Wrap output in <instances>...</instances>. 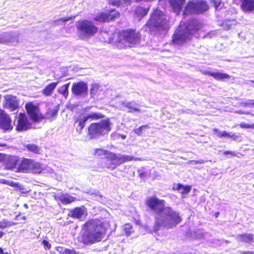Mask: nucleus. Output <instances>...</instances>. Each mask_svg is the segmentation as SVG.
Returning a JSON list of instances; mask_svg holds the SVG:
<instances>
[{
    "label": "nucleus",
    "mask_w": 254,
    "mask_h": 254,
    "mask_svg": "<svg viewBox=\"0 0 254 254\" xmlns=\"http://www.w3.org/2000/svg\"><path fill=\"white\" fill-rule=\"evenodd\" d=\"M169 20L166 17L165 13L161 10H154L149 19L146 22L144 26L146 31L151 33L155 29L164 30L168 27Z\"/></svg>",
    "instance_id": "3"
},
{
    "label": "nucleus",
    "mask_w": 254,
    "mask_h": 254,
    "mask_svg": "<svg viewBox=\"0 0 254 254\" xmlns=\"http://www.w3.org/2000/svg\"><path fill=\"white\" fill-rule=\"evenodd\" d=\"M32 159L22 158L21 160L19 159L18 163V167H17L16 172H24L28 173L31 164Z\"/></svg>",
    "instance_id": "19"
},
{
    "label": "nucleus",
    "mask_w": 254,
    "mask_h": 254,
    "mask_svg": "<svg viewBox=\"0 0 254 254\" xmlns=\"http://www.w3.org/2000/svg\"><path fill=\"white\" fill-rule=\"evenodd\" d=\"M214 216L215 218H217L219 215V212H216L214 213Z\"/></svg>",
    "instance_id": "61"
},
{
    "label": "nucleus",
    "mask_w": 254,
    "mask_h": 254,
    "mask_svg": "<svg viewBox=\"0 0 254 254\" xmlns=\"http://www.w3.org/2000/svg\"><path fill=\"white\" fill-rule=\"evenodd\" d=\"M122 137V138H123V139H125L126 137V135H122L121 136Z\"/></svg>",
    "instance_id": "64"
},
{
    "label": "nucleus",
    "mask_w": 254,
    "mask_h": 254,
    "mask_svg": "<svg viewBox=\"0 0 254 254\" xmlns=\"http://www.w3.org/2000/svg\"><path fill=\"white\" fill-rule=\"evenodd\" d=\"M150 127L147 125H145L139 127L138 128L133 129L134 132L138 136H141L144 129L149 128Z\"/></svg>",
    "instance_id": "40"
},
{
    "label": "nucleus",
    "mask_w": 254,
    "mask_h": 254,
    "mask_svg": "<svg viewBox=\"0 0 254 254\" xmlns=\"http://www.w3.org/2000/svg\"><path fill=\"white\" fill-rule=\"evenodd\" d=\"M72 19L71 17H66L64 18H61L53 21L54 25H57L61 24V23H64L66 21L70 20Z\"/></svg>",
    "instance_id": "42"
},
{
    "label": "nucleus",
    "mask_w": 254,
    "mask_h": 254,
    "mask_svg": "<svg viewBox=\"0 0 254 254\" xmlns=\"http://www.w3.org/2000/svg\"><path fill=\"white\" fill-rule=\"evenodd\" d=\"M236 113H237L238 114H244V115H249L251 116H254V114H252V113L250 112H245L242 110H239L236 111Z\"/></svg>",
    "instance_id": "51"
},
{
    "label": "nucleus",
    "mask_w": 254,
    "mask_h": 254,
    "mask_svg": "<svg viewBox=\"0 0 254 254\" xmlns=\"http://www.w3.org/2000/svg\"><path fill=\"white\" fill-rule=\"evenodd\" d=\"M42 243L46 249L49 250L51 249V245L49 243L48 241L44 240L42 242Z\"/></svg>",
    "instance_id": "50"
},
{
    "label": "nucleus",
    "mask_w": 254,
    "mask_h": 254,
    "mask_svg": "<svg viewBox=\"0 0 254 254\" xmlns=\"http://www.w3.org/2000/svg\"><path fill=\"white\" fill-rule=\"evenodd\" d=\"M213 131L215 132H218L217 135L219 137H229L230 133L227 132L226 131H223L222 132H219L217 128L213 129Z\"/></svg>",
    "instance_id": "43"
},
{
    "label": "nucleus",
    "mask_w": 254,
    "mask_h": 254,
    "mask_svg": "<svg viewBox=\"0 0 254 254\" xmlns=\"http://www.w3.org/2000/svg\"><path fill=\"white\" fill-rule=\"evenodd\" d=\"M15 219L18 220L25 221L27 218L25 216H21L20 214H18L16 216Z\"/></svg>",
    "instance_id": "54"
},
{
    "label": "nucleus",
    "mask_w": 254,
    "mask_h": 254,
    "mask_svg": "<svg viewBox=\"0 0 254 254\" xmlns=\"http://www.w3.org/2000/svg\"><path fill=\"white\" fill-rule=\"evenodd\" d=\"M204 74L209 76H212L215 79L218 80H221L224 79H228L230 77V75L227 73L218 72H213L210 71H205Z\"/></svg>",
    "instance_id": "26"
},
{
    "label": "nucleus",
    "mask_w": 254,
    "mask_h": 254,
    "mask_svg": "<svg viewBox=\"0 0 254 254\" xmlns=\"http://www.w3.org/2000/svg\"><path fill=\"white\" fill-rule=\"evenodd\" d=\"M106 229L102 224H98L95 219L86 221L81 227L78 241L85 245H91L100 242L105 237Z\"/></svg>",
    "instance_id": "1"
},
{
    "label": "nucleus",
    "mask_w": 254,
    "mask_h": 254,
    "mask_svg": "<svg viewBox=\"0 0 254 254\" xmlns=\"http://www.w3.org/2000/svg\"><path fill=\"white\" fill-rule=\"evenodd\" d=\"M210 2L211 3L213 4V6L216 8L219 7L221 3V0H210Z\"/></svg>",
    "instance_id": "47"
},
{
    "label": "nucleus",
    "mask_w": 254,
    "mask_h": 254,
    "mask_svg": "<svg viewBox=\"0 0 254 254\" xmlns=\"http://www.w3.org/2000/svg\"><path fill=\"white\" fill-rule=\"evenodd\" d=\"M182 190L181 191V193L182 195H184L187 194L191 190V186L190 185H183L182 188Z\"/></svg>",
    "instance_id": "44"
},
{
    "label": "nucleus",
    "mask_w": 254,
    "mask_h": 254,
    "mask_svg": "<svg viewBox=\"0 0 254 254\" xmlns=\"http://www.w3.org/2000/svg\"><path fill=\"white\" fill-rule=\"evenodd\" d=\"M183 25L185 26L184 30L191 37L193 34L197 32L201 28L198 21L194 18L190 19L187 22H184Z\"/></svg>",
    "instance_id": "13"
},
{
    "label": "nucleus",
    "mask_w": 254,
    "mask_h": 254,
    "mask_svg": "<svg viewBox=\"0 0 254 254\" xmlns=\"http://www.w3.org/2000/svg\"><path fill=\"white\" fill-rule=\"evenodd\" d=\"M70 83H67L61 87V90H59V93L62 94L65 98H66L68 95V88Z\"/></svg>",
    "instance_id": "38"
},
{
    "label": "nucleus",
    "mask_w": 254,
    "mask_h": 254,
    "mask_svg": "<svg viewBox=\"0 0 254 254\" xmlns=\"http://www.w3.org/2000/svg\"><path fill=\"white\" fill-rule=\"evenodd\" d=\"M86 121L87 120L85 116L82 118H74V125L75 127L76 131L78 133H80L82 132V130L85 126Z\"/></svg>",
    "instance_id": "22"
},
{
    "label": "nucleus",
    "mask_w": 254,
    "mask_h": 254,
    "mask_svg": "<svg viewBox=\"0 0 254 254\" xmlns=\"http://www.w3.org/2000/svg\"><path fill=\"white\" fill-rule=\"evenodd\" d=\"M76 28L80 34L87 37L94 35L98 31V28L93 22L88 20L78 21Z\"/></svg>",
    "instance_id": "8"
},
{
    "label": "nucleus",
    "mask_w": 254,
    "mask_h": 254,
    "mask_svg": "<svg viewBox=\"0 0 254 254\" xmlns=\"http://www.w3.org/2000/svg\"><path fill=\"white\" fill-rule=\"evenodd\" d=\"M27 115L34 123H39L45 119L44 116L40 112L38 104H34L33 102H28L25 105Z\"/></svg>",
    "instance_id": "9"
},
{
    "label": "nucleus",
    "mask_w": 254,
    "mask_h": 254,
    "mask_svg": "<svg viewBox=\"0 0 254 254\" xmlns=\"http://www.w3.org/2000/svg\"><path fill=\"white\" fill-rule=\"evenodd\" d=\"M25 148L30 152L39 154L40 153V147L34 144H28L25 145Z\"/></svg>",
    "instance_id": "30"
},
{
    "label": "nucleus",
    "mask_w": 254,
    "mask_h": 254,
    "mask_svg": "<svg viewBox=\"0 0 254 254\" xmlns=\"http://www.w3.org/2000/svg\"><path fill=\"white\" fill-rule=\"evenodd\" d=\"M197 13L195 2L193 0H189L184 7L183 14L184 16L196 14Z\"/></svg>",
    "instance_id": "20"
},
{
    "label": "nucleus",
    "mask_w": 254,
    "mask_h": 254,
    "mask_svg": "<svg viewBox=\"0 0 254 254\" xmlns=\"http://www.w3.org/2000/svg\"><path fill=\"white\" fill-rule=\"evenodd\" d=\"M165 215L169 217V224L171 227L176 226L182 221L178 213L173 211L170 207H166Z\"/></svg>",
    "instance_id": "15"
},
{
    "label": "nucleus",
    "mask_w": 254,
    "mask_h": 254,
    "mask_svg": "<svg viewBox=\"0 0 254 254\" xmlns=\"http://www.w3.org/2000/svg\"><path fill=\"white\" fill-rule=\"evenodd\" d=\"M123 231L127 236H130L134 232L132 225L130 223H126L124 225Z\"/></svg>",
    "instance_id": "33"
},
{
    "label": "nucleus",
    "mask_w": 254,
    "mask_h": 254,
    "mask_svg": "<svg viewBox=\"0 0 254 254\" xmlns=\"http://www.w3.org/2000/svg\"><path fill=\"white\" fill-rule=\"evenodd\" d=\"M30 169L29 170V172H32L35 174H39L40 173L42 170L43 168L41 166V165L40 163L35 161L34 160L32 159Z\"/></svg>",
    "instance_id": "29"
},
{
    "label": "nucleus",
    "mask_w": 254,
    "mask_h": 254,
    "mask_svg": "<svg viewBox=\"0 0 254 254\" xmlns=\"http://www.w3.org/2000/svg\"><path fill=\"white\" fill-rule=\"evenodd\" d=\"M126 107L129 110L130 112H139L140 111L139 108L132 107L130 103H127Z\"/></svg>",
    "instance_id": "46"
},
{
    "label": "nucleus",
    "mask_w": 254,
    "mask_h": 254,
    "mask_svg": "<svg viewBox=\"0 0 254 254\" xmlns=\"http://www.w3.org/2000/svg\"><path fill=\"white\" fill-rule=\"evenodd\" d=\"M109 152V151L107 150H105L102 149L98 148L95 149L94 155H96L97 156H101L103 155L104 156V158H105Z\"/></svg>",
    "instance_id": "41"
},
{
    "label": "nucleus",
    "mask_w": 254,
    "mask_h": 254,
    "mask_svg": "<svg viewBox=\"0 0 254 254\" xmlns=\"http://www.w3.org/2000/svg\"><path fill=\"white\" fill-rule=\"evenodd\" d=\"M99 90V86L97 84H92L90 89L91 98H94Z\"/></svg>",
    "instance_id": "37"
},
{
    "label": "nucleus",
    "mask_w": 254,
    "mask_h": 254,
    "mask_svg": "<svg viewBox=\"0 0 254 254\" xmlns=\"http://www.w3.org/2000/svg\"><path fill=\"white\" fill-rule=\"evenodd\" d=\"M248 102L249 108H254V100H250Z\"/></svg>",
    "instance_id": "58"
},
{
    "label": "nucleus",
    "mask_w": 254,
    "mask_h": 254,
    "mask_svg": "<svg viewBox=\"0 0 254 254\" xmlns=\"http://www.w3.org/2000/svg\"><path fill=\"white\" fill-rule=\"evenodd\" d=\"M17 222L8 221L6 219H3L0 222V228L4 229L17 224Z\"/></svg>",
    "instance_id": "36"
},
{
    "label": "nucleus",
    "mask_w": 254,
    "mask_h": 254,
    "mask_svg": "<svg viewBox=\"0 0 254 254\" xmlns=\"http://www.w3.org/2000/svg\"><path fill=\"white\" fill-rule=\"evenodd\" d=\"M104 161V166L108 169L114 170L118 166L126 162L131 161H141L140 158H135L127 155H118L116 153L109 151Z\"/></svg>",
    "instance_id": "4"
},
{
    "label": "nucleus",
    "mask_w": 254,
    "mask_h": 254,
    "mask_svg": "<svg viewBox=\"0 0 254 254\" xmlns=\"http://www.w3.org/2000/svg\"><path fill=\"white\" fill-rule=\"evenodd\" d=\"M19 159L14 156H10L8 157L4 163L5 168L6 170H13L17 169L18 167Z\"/></svg>",
    "instance_id": "21"
},
{
    "label": "nucleus",
    "mask_w": 254,
    "mask_h": 254,
    "mask_svg": "<svg viewBox=\"0 0 254 254\" xmlns=\"http://www.w3.org/2000/svg\"><path fill=\"white\" fill-rule=\"evenodd\" d=\"M194 2L197 14L203 13L208 10L209 6L206 1L197 0Z\"/></svg>",
    "instance_id": "25"
},
{
    "label": "nucleus",
    "mask_w": 254,
    "mask_h": 254,
    "mask_svg": "<svg viewBox=\"0 0 254 254\" xmlns=\"http://www.w3.org/2000/svg\"><path fill=\"white\" fill-rule=\"evenodd\" d=\"M183 187V185L180 183L174 184L172 187V190H179L182 189Z\"/></svg>",
    "instance_id": "48"
},
{
    "label": "nucleus",
    "mask_w": 254,
    "mask_h": 254,
    "mask_svg": "<svg viewBox=\"0 0 254 254\" xmlns=\"http://www.w3.org/2000/svg\"><path fill=\"white\" fill-rule=\"evenodd\" d=\"M239 104H240V106H242L243 107H249V108L248 101V102H240Z\"/></svg>",
    "instance_id": "56"
},
{
    "label": "nucleus",
    "mask_w": 254,
    "mask_h": 254,
    "mask_svg": "<svg viewBox=\"0 0 254 254\" xmlns=\"http://www.w3.org/2000/svg\"><path fill=\"white\" fill-rule=\"evenodd\" d=\"M234 20H225L222 23V26L226 30L230 29L234 25Z\"/></svg>",
    "instance_id": "39"
},
{
    "label": "nucleus",
    "mask_w": 254,
    "mask_h": 254,
    "mask_svg": "<svg viewBox=\"0 0 254 254\" xmlns=\"http://www.w3.org/2000/svg\"><path fill=\"white\" fill-rule=\"evenodd\" d=\"M111 130L109 120L106 119L91 123L87 127V135L89 139L96 138L108 133Z\"/></svg>",
    "instance_id": "5"
},
{
    "label": "nucleus",
    "mask_w": 254,
    "mask_h": 254,
    "mask_svg": "<svg viewBox=\"0 0 254 254\" xmlns=\"http://www.w3.org/2000/svg\"><path fill=\"white\" fill-rule=\"evenodd\" d=\"M189 163H191L193 164H203L204 163V161L203 160H190L189 162Z\"/></svg>",
    "instance_id": "52"
},
{
    "label": "nucleus",
    "mask_w": 254,
    "mask_h": 254,
    "mask_svg": "<svg viewBox=\"0 0 254 254\" xmlns=\"http://www.w3.org/2000/svg\"><path fill=\"white\" fill-rule=\"evenodd\" d=\"M4 235V232H3L2 231H0V239Z\"/></svg>",
    "instance_id": "62"
},
{
    "label": "nucleus",
    "mask_w": 254,
    "mask_h": 254,
    "mask_svg": "<svg viewBox=\"0 0 254 254\" xmlns=\"http://www.w3.org/2000/svg\"><path fill=\"white\" fill-rule=\"evenodd\" d=\"M148 9L141 6H138L136 8L135 12L137 15L139 17H143L147 15Z\"/></svg>",
    "instance_id": "35"
},
{
    "label": "nucleus",
    "mask_w": 254,
    "mask_h": 254,
    "mask_svg": "<svg viewBox=\"0 0 254 254\" xmlns=\"http://www.w3.org/2000/svg\"><path fill=\"white\" fill-rule=\"evenodd\" d=\"M164 200L160 199L154 195L148 197L145 201L146 206L156 214H161L166 210Z\"/></svg>",
    "instance_id": "7"
},
{
    "label": "nucleus",
    "mask_w": 254,
    "mask_h": 254,
    "mask_svg": "<svg viewBox=\"0 0 254 254\" xmlns=\"http://www.w3.org/2000/svg\"><path fill=\"white\" fill-rule=\"evenodd\" d=\"M23 206H24V207L25 208H26V209H28V204H27L25 203V204H24Z\"/></svg>",
    "instance_id": "63"
},
{
    "label": "nucleus",
    "mask_w": 254,
    "mask_h": 254,
    "mask_svg": "<svg viewBox=\"0 0 254 254\" xmlns=\"http://www.w3.org/2000/svg\"><path fill=\"white\" fill-rule=\"evenodd\" d=\"M87 209L84 205L80 207H76L69 210L68 216L70 217L81 219L87 216Z\"/></svg>",
    "instance_id": "14"
},
{
    "label": "nucleus",
    "mask_w": 254,
    "mask_h": 254,
    "mask_svg": "<svg viewBox=\"0 0 254 254\" xmlns=\"http://www.w3.org/2000/svg\"><path fill=\"white\" fill-rule=\"evenodd\" d=\"M138 173L139 177L142 179L145 178L147 175V173L145 172L139 170L138 171Z\"/></svg>",
    "instance_id": "53"
},
{
    "label": "nucleus",
    "mask_w": 254,
    "mask_h": 254,
    "mask_svg": "<svg viewBox=\"0 0 254 254\" xmlns=\"http://www.w3.org/2000/svg\"><path fill=\"white\" fill-rule=\"evenodd\" d=\"M56 250L60 254H78V253L74 249H65L63 247H57Z\"/></svg>",
    "instance_id": "31"
},
{
    "label": "nucleus",
    "mask_w": 254,
    "mask_h": 254,
    "mask_svg": "<svg viewBox=\"0 0 254 254\" xmlns=\"http://www.w3.org/2000/svg\"><path fill=\"white\" fill-rule=\"evenodd\" d=\"M241 254H254V251H242L241 252Z\"/></svg>",
    "instance_id": "59"
},
{
    "label": "nucleus",
    "mask_w": 254,
    "mask_h": 254,
    "mask_svg": "<svg viewBox=\"0 0 254 254\" xmlns=\"http://www.w3.org/2000/svg\"><path fill=\"white\" fill-rule=\"evenodd\" d=\"M12 120L8 114L0 109V128L4 131H11L13 128Z\"/></svg>",
    "instance_id": "12"
},
{
    "label": "nucleus",
    "mask_w": 254,
    "mask_h": 254,
    "mask_svg": "<svg viewBox=\"0 0 254 254\" xmlns=\"http://www.w3.org/2000/svg\"><path fill=\"white\" fill-rule=\"evenodd\" d=\"M3 108L13 112L19 108V101L16 96L9 95L5 99Z\"/></svg>",
    "instance_id": "16"
},
{
    "label": "nucleus",
    "mask_w": 254,
    "mask_h": 254,
    "mask_svg": "<svg viewBox=\"0 0 254 254\" xmlns=\"http://www.w3.org/2000/svg\"><path fill=\"white\" fill-rule=\"evenodd\" d=\"M186 0H169L168 3L172 11L179 15L184 7Z\"/></svg>",
    "instance_id": "17"
},
{
    "label": "nucleus",
    "mask_w": 254,
    "mask_h": 254,
    "mask_svg": "<svg viewBox=\"0 0 254 254\" xmlns=\"http://www.w3.org/2000/svg\"><path fill=\"white\" fill-rule=\"evenodd\" d=\"M141 35L139 32L136 29L127 28L122 30L118 32V38L116 41V45L119 48H126L134 45L140 40Z\"/></svg>",
    "instance_id": "2"
},
{
    "label": "nucleus",
    "mask_w": 254,
    "mask_h": 254,
    "mask_svg": "<svg viewBox=\"0 0 254 254\" xmlns=\"http://www.w3.org/2000/svg\"><path fill=\"white\" fill-rule=\"evenodd\" d=\"M120 13L115 8L105 9L99 12L94 18V21L99 23H108L119 18Z\"/></svg>",
    "instance_id": "6"
},
{
    "label": "nucleus",
    "mask_w": 254,
    "mask_h": 254,
    "mask_svg": "<svg viewBox=\"0 0 254 254\" xmlns=\"http://www.w3.org/2000/svg\"><path fill=\"white\" fill-rule=\"evenodd\" d=\"M72 93L76 96H85L88 94V84L83 81L74 82L71 87Z\"/></svg>",
    "instance_id": "11"
},
{
    "label": "nucleus",
    "mask_w": 254,
    "mask_h": 254,
    "mask_svg": "<svg viewBox=\"0 0 254 254\" xmlns=\"http://www.w3.org/2000/svg\"><path fill=\"white\" fill-rule=\"evenodd\" d=\"M15 119L16 120L15 130L17 131H25L31 128V124L25 113H19Z\"/></svg>",
    "instance_id": "10"
},
{
    "label": "nucleus",
    "mask_w": 254,
    "mask_h": 254,
    "mask_svg": "<svg viewBox=\"0 0 254 254\" xmlns=\"http://www.w3.org/2000/svg\"><path fill=\"white\" fill-rule=\"evenodd\" d=\"M87 121L88 119L91 120H98L104 117V115L100 113H92L85 116Z\"/></svg>",
    "instance_id": "32"
},
{
    "label": "nucleus",
    "mask_w": 254,
    "mask_h": 254,
    "mask_svg": "<svg viewBox=\"0 0 254 254\" xmlns=\"http://www.w3.org/2000/svg\"><path fill=\"white\" fill-rule=\"evenodd\" d=\"M237 239L241 242L251 243L254 241V236L253 234L244 233L237 236Z\"/></svg>",
    "instance_id": "28"
},
{
    "label": "nucleus",
    "mask_w": 254,
    "mask_h": 254,
    "mask_svg": "<svg viewBox=\"0 0 254 254\" xmlns=\"http://www.w3.org/2000/svg\"><path fill=\"white\" fill-rule=\"evenodd\" d=\"M58 83L59 82L57 81L55 82H52L48 84L42 90V93L45 96H51L53 94L54 91L55 90Z\"/></svg>",
    "instance_id": "24"
},
{
    "label": "nucleus",
    "mask_w": 254,
    "mask_h": 254,
    "mask_svg": "<svg viewBox=\"0 0 254 254\" xmlns=\"http://www.w3.org/2000/svg\"><path fill=\"white\" fill-rule=\"evenodd\" d=\"M241 7L244 11L254 10V0H242Z\"/></svg>",
    "instance_id": "27"
},
{
    "label": "nucleus",
    "mask_w": 254,
    "mask_h": 254,
    "mask_svg": "<svg viewBox=\"0 0 254 254\" xmlns=\"http://www.w3.org/2000/svg\"><path fill=\"white\" fill-rule=\"evenodd\" d=\"M240 136L238 134H236V133H233L232 134H231L230 133L229 137L232 138L234 140H237L239 138Z\"/></svg>",
    "instance_id": "55"
},
{
    "label": "nucleus",
    "mask_w": 254,
    "mask_h": 254,
    "mask_svg": "<svg viewBox=\"0 0 254 254\" xmlns=\"http://www.w3.org/2000/svg\"><path fill=\"white\" fill-rule=\"evenodd\" d=\"M191 37L184 30L182 33H176L174 34L172 41L177 44H181L190 40L191 39Z\"/></svg>",
    "instance_id": "18"
},
{
    "label": "nucleus",
    "mask_w": 254,
    "mask_h": 254,
    "mask_svg": "<svg viewBox=\"0 0 254 254\" xmlns=\"http://www.w3.org/2000/svg\"><path fill=\"white\" fill-rule=\"evenodd\" d=\"M121 0H109V3L113 5H120Z\"/></svg>",
    "instance_id": "49"
},
{
    "label": "nucleus",
    "mask_w": 254,
    "mask_h": 254,
    "mask_svg": "<svg viewBox=\"0 0 254 254\" xmlns=\"http://www.w3.org/2000/svg\"><path fill=\"white\" fill-rule=\"evenodd\" d=\"M59 110V107L58 106L48 108L46 112L45 119H46L50 121H53L58 115Z\"/></svg>",
    "instance_id": "23"
},
{
    "label": "nucleus",
    "mask_w": 254,
    "mask_h": 254,
    "mask_svg": "<svg viewBox=\"0 0 254 254\" xmlns=\"http://www.w3.org/2000/svg\"><path fill=\"white\" fill-rule=\"evenodd\" d=\"M0 254H9L7 252H3L2 249L0 247Z\"/></svg>",
    "instance_id": "60"
},
{
    "label": "nucleus",
    "mask_w": 254,
    "mask_h": 254,
    "mask_svg": "<svg viewBox=\"0 0 254 254\" xmlns=\"http://www.w3.org/2000/svg\"><path fill=\"white\" fill-rule=\"evenodd\" d=\"M76 199V198L75 197L68 195L67 196H62L61 198V201L64 204H67L75 201Z\"/></svg>",
    "instance_id": "34"
},
{
    "label": "nucleus",
    "mask_w": 254,
    "mask_h": 254,
    "mask_svg": "<svg viewBox=\"0 0 254 254\" xmlns=\"http://www.w3.org/2000/svg\"><path fill=\"white\" fill-rule=\"evenodd\" d=\"M224 154L225 155H231L232 156H236V154L234 152H232L231 151H225L224 152Z\"/></svg>",
    "instance_id": "57"
},
{
    "label": "nucleus",
    "mask_w": 254,
    "mask_h": 254,
    "mask_svg": "<svg viewBox=\"0 0 254 254\" xmlns=\"http://www.w3.org/2000/svg\"><path fill=\"white\" fill-rule=\"evenodd\" d=\"M239 126L242 128H254V124L249 125L243 122L240 124Z\"/></svg>",
    "instance_id": "45"
}]
</instances>
